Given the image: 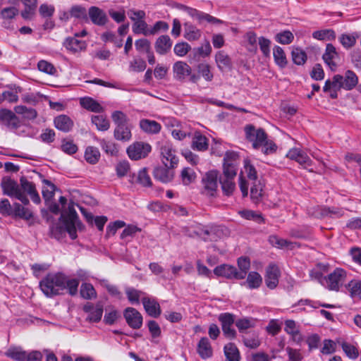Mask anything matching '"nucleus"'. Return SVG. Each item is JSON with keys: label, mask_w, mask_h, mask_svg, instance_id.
Listing matches in <instances>:
<instances>
[{"label": "nucleus", "mask_w": 361, "mask_h": 361, "mask_svg": "<svg viewBox=\"0 0 361 361\" xmlns=\"http://www.w3.org/2000/svg\"><path fill=\"white\" fill-rule=\"evenodd\" d=\"M140 127L144 132L149 134H157L161 129V126L159 123L149 119L140 120Z\"/></svg>", "instance_id": "nucleus-31"}, {"label": "nucleus", "mask_w": 361, "mask_h": 361, "mask_svg": "<svg viewBox=\"0 0 361 361\" xmlns=\"http://www.w3.org/2000/svg\"><path fill=\"white\" fill-rule=\"evenodd\" d=\"M5 355L15 360L23 361L27 357L26 353L23 351L20 347H11L9 348Z\"/></svg>", "instance_id": "nucleus-40"}, {"label": "nucleus", "mask_w": 361, "mask_h": 361, "mask_svg": "<svg viewBox=\"0 0 361 361\" xmlns=\"http://www.w3.org/2000/svg\"><path fill=\"white\" fill-rule=\"evenodd\" d=\"M286 157L290 159L295 160L299 164L303 166L304 168H307L312 165V160L310 158L306 153L299 148L295 147L290 149L288 152Z\"/></svg>", "instance_id": "nucleus-14"}, {"label": "nucleus", "mask_w": 361, "mask_h": 361, "mask_svg": "<svg viewBox=\"0 0 361 361\" xmlns=\"http://www.w3.org/2000/svg\"><path fill=\"white\" fill-rule=\"evenodd\" d=\"M342 75H335L331 80H327L325 82V85L323 87V90L325 92H329L331 98L336 99L338 97V92L343 89L341 83Z\"/></svg>", "instance_id": "nucleus-11"}, {"label": "nucleus", "mask_w": 361, "mask_h": 361, "mask_svg": "<svg viewBox=\"0 0 361 361\" xmlns=\"http://www.w3.org/2000/svg\"><path fill=\"white\" fill-rule=\"evenodd\" d=\"M284 331L290 336L293 342L299 344L303 341V336L300 333L299 326L292 319L285 321Z\"/></svg>", "instance_id": "nucleus-16"}, {"label": "nucleus", "mask_w": 361, "mask_h": 361, "mask_svg": "<svg viewBox=\"0 0 361 361\" xmlns=\"http://www.w3.org/2000/svg\"><path fill=\"white\" fill-rule=\"evenodd\" d=\"M127 324L132 329H138L142 325L141 314L133 307H127L123 313Z\"/></svg>", "instance_id": "nucleus-9"}, {"label": "nucleus", "mask_w": 361, "mask_h": 361, "mask_svg": "<svg viewBox=\"0 0 361 361\" xmlns=\"http://www.w3.org/2000/svg\"><path fill=\"white\" fill-rule=\"evenodd\" d=\"M80 209L89 222H92V220H94L97 228L99 231L103 230L104 226L107 221V218L106 216H102L94 218L93 216L91 214L87 213L84 208L80 207Z\"/></svg>", "instance_id": "nucleus-37"}, {"label": "nucleus", "mask_w": 361, "mask_h": 361, "mask_svg": "<svg viewBox=\"0 0 361 361\" xmlns=\"http://www.w3.org/2000/svg\"><path fill=\"white\" fill-rule=\"evenodd\" d=\"M180 176L183 183L189 185L195 180L196 174L193 169L186 167L182 170Z\"/></svg>", "instance_id": "nucleus-58"}, {"label": "nucleus", "mask_w": 361, "mask_h": 361, "mask_svg": "<svg viewBox=\"0 0 361 361\" xmlns=\"http://www.w3.org/2000/svg\"><path fill=\"white\" fill-rule=\"evenodd\" d=\"M215 61L220 70L228 68L231 65V59L229 56L223 51L216 52L215 54Z\"/></svg>", "instance_id": "nucleus-47"}, {"label": "nucleus", "mask_w": 361, "mask_h": 361, "mask_svg": "<svg viewBox=\"0 0 361 361\" xmlns=\"http://www.w3.org/2000/svg\"><path fill=\"white\" fill-rule=\"evenodd\" d=\"M245 283L250 289L258 288L262 283V278L257 272L251 271L248 274Z\"/></svg>", "instance_id": "nucleus-43"}, {"label": "nucleus", "mask_w": 361, "mask_h": 361, "mask_svg": "<svg viewBox=\"0 0 361 361\" xmlns=\"http://www.w3.org/2000/svg\"><path fill=\"white\" fill-rule=\"evenodd\" d=\"M357 35L343 34L339 37V42L345 49H349L355 44Z\"/></svg>", "instance_id": "nucleus-59"}, {"label": "nucleus", "mask_w": 361, "mask_h": 361, "mask_svg": "<svg viewBox=\"0 0 361 361\" xmlns=\"http://www.w3.org/2000/svg\"><path fill=\"white\" fill-rule=\"evenodd\" d=\"M312 37L318 40L331 41L336 38V33L331 29H324L314 32Z\"/></svg>", "instance_id": "nucleus-44"}, {"label": "nucleus", "mask_w": 361, "mask_h": 361, "mask_svg": "<svg viewBox=\"0 0 361 361\" xmlns=\"http://www.w3.org/2000/svg\"><path fill=\"white\" fill-rule=\"evenodd\" d=\"M61 218L63 219V224L66 230L72 239L77 237L76 230L77 227L80 226V223L78 219L76 212L72 206L68 207V214H62Z\"/></svg>", "instance_id": "nucleus-7"}, {"label": "nucleus", "mask_w": 361, "mask_h": 361, "mask_svg": "<svg viewBox=\"0 0 361 361\" xmlns=\"http://www.w3.org/2000/svg\"><path fill=\"white\" fill-rule=\"evenodd\" d=\"M100 158V152L97 147H87L85 152V160L91 164H95L98 162Z\"/></svg>", "instance_id": "nucleus-42"}, {"label": "nucleus", "mask_w": 361, "mask_h": 361, "mask_svg": "<svg viewBox=\"0 0 361 361\" xmlns=\"http://www.w3.org/2000/svg\"><path fill=\"white\" fill-rule=\"evenodd\" d=\"M160 159L166 167L175 168L178 165V158L173 145L169 142H164L159 147Z\"/></svg>", "instance_id": "nucleus-5"}, {"label": "nucleus", "mask_w": 361, "mask_h": 361, "mask_svg": "<svg viewBox=\"0 0 361 361\" xmlns=\"http://www.w3.org/2000/svg\"><path fill=\"white\" fill-rule=\"evenodd\" d=\"M54 126L59 130L67 133L72 130L74 122L67 115L61 114L55 117L54 120Z\"/></svg>", "instance_id": "nucleus-23"}, {"label": "nucleus", "mask_w": 361, "mask_h": 361, "mask_svg": "<svg viewBox=\"0 0 361 361\" xmlns=\"http://www.w3.org/2000/svg\"><path fill=\"white\" fill-rule=\"evenodd\" d=\"M250 188L251 199L255 203H258L262 196V185L261 181L252 183Z\"/></svg>", "instance_id": "nucleus-55"}, {"label": "nucleus", "mask_w": 361, "mask_h": 361, "mask_svg": "<svg viewBox=\"0 0 361 361\" xmlns=\"http://www.w3.org/2000/svg\"><path fill=\"white\" fill-rule=\"evenodd\" d=\"M91 121L98 130L106 131L110 127L109 121L102 115L92 116Z\"/></svg>", "instance_id": "nucleus-45"}, {"label": "nucleus", "mask_w": 361, "mask_h": 361, "mask_svg": "<svg viewBox=\"0 0 361 361\" xmlns=\"http://www.w3.org/2000/svg\"><path fill=\"white\" fill-rule=\"evenodd\" d=\"M238 214L241 217L247 219L252 220L257 223H262L264 221V218L262 216V214L259 212H257L252 210L244 209L238 212Z\"/></svg>", "instance_id": "nucleus-49"}, {"label": "nucleus", "mask_w": 361, "mask_h": 361, "mask_svg": "<svg viewBox=\"0 0 361 361\" xmlns=\"http://www.w3.org/2000/svg\"><path fill=\"white\" fill-rule=\"evenodd\" d=\"M88 15L92 23L96 25L103 26L108 21L105 12L97 6H91L88 11Z\"/></svg>", "instance_id": "nucleus-18"}, {"label": "nucleus", "mask_w": 361, "mask_h": 361, "mask_svg": "<svg viewBox=\"0 0 361 361\" xmlns=\"http://www.w3.org/2000/svg\"><path fill=\"white\" fill-rule=\"evenodd\" d=\"M219 320L221 322L224 334L228 338H235L236 332L232 328L234 323L233 315L230 313H223L219 315Z\"/></svg>", "instance_id": "nucleus-10"}, {"label": "nucleus", "mask_w": 361, "mask_h": 361, "mask_svg": "<svg viewBox=\"0 0 361 361\" xmlns=\"http://www.w3.org/2000/svg\"><path fill=\"white\" fill-rule=\"evenodd\" d=\"M173 168H169L164 166H158L154 170V176L156 179L161 181L162 183L170 182L173 178Z\"/></svg>", "instance_id": "nucleus-26"}, {"label": "nucleus", "mask_w": 361, "mask_h": 361, "mask_svg": "<svg viewBox=\"0 0 361 361\" xmlns=\"http://www.w3.org/2000/svg\"><path fill=\"white\" fill-rule=\"evenodd\" d=\"M1 188L5 195L14 197L20 200L24 204H29V200L27 196L21 191L20 185L11 179H3L1 181Z\"/></svg>", "instance_id": "nucleus-6"}, {"label": "nucleus", "mask_w": 361, "mask_h": 361, "mask_svg": "<svg viewBox=\"0 0 361 361\" xmlns=\"http://www.w3.org/2000/svg\"><path fill=\"white\" fill-rule=\"evenodd\" d=\"M149 144L144 142H135L127 148V154L132 160H139L145 158L151 152Z\"/></svg>", "instance_id": "nucleus-8"}, {"label": "nucleus", "mask_w": 361, "mask_h": 361, "mask_svg": "<svg viewBox=\"0 0 361 361\" xmlns=\"http://www.w3.org/2000/svg\"><path fill=\"white\" fill-rule=\"evenodd\" d=\"M214 273L218 276H223L227 279H237V269L235 267L229 264H221L214 269Z\"/></svg>", "instance_id": "nucleus-25"}, {"label": "nucleus", "mask_w": 361, "mask_h": 361, "mask_svg": "<svg viewBox=\"0 0 361 361\" xmlns=\"http://www.w3.org/2000/svg\"><path fill=\"white\" fill-rule=\"evenodd\" d=\"M173 77L178 81H185L188 78L192 82L196 83L200 76L192 73V68L185 62L177 61L173 66Z\"/></svg>", "instance_id": "nucleus-4"}, {"label": "nucleus", "mask_w": 361, "mask_h": 361, "mask_svg": "<svg viewBox=\"0 0 361 361\" xmlns=\"http://www.w3.org/2000/svg\"><path fill=\"white\" fill-rule=\"evenodd\" d=\"M249 179L252 183H257L260 181L258 179L257 172L254 167L253 165L251 164L250 161L249 159L244 160V171Z\"/></svg>", "instance_id": "nucleus-39"}, {"label": "nucleus", "mask_w": 361, "mask_h": 361, "mask_svg": "<svg viewBox=\"0 0 361 361\" xmlns=\"http://www.w3.org/2000/svg\"><path fill=\"white\" fill-rule=\"evenodd\" d=\"M16 114L22 115L26 119H34L37 116V111L32 108H27L25 106L18 105L14 108Z\"/></svg>", "instance_id": "nucleus-48"}, {"label": "nucleus", "mask_w": 361, "mask_h": 361, "mask_svg": "<svg viewBox=\"0 0 361 361\" xmlns=\"http://www.w3.org/2000/svg\"><path fill=\"white\" fill-rule=\"evenodd\" d=\"M294 39L293 33L288 30L281 32L276 35L275 39L280 44H289Z\"/></svg>", "instance_id": "nucleus-60"}, {"label": "nucleus", "mask_w": 361, "mask_h": 361, "mask_svg": "<svg viewBox=\"0 0 361 361\" xmlns=\"http://www.w3.org/2000/svg\"><path fill=\"white\" fill-rule=\"evenodd\" d=\"M197 350L200 356L203 359H207L212 356V348L207 337H202L200 340L197 344Z\"/></svg>", "instance_id": "nucleus-28"}, {"label": "nucleus", "mask_w": 361, "mask_h": 361, "mask_svg": "<svg viewBox=\"0 0 361 361\" xmlns=\"http://www.w3.org/2000/svg\"><path fill=\"white\" fill-rule=\"evenodd\" d=\"M238 266L240 271H237V279H243L245 278L247 271L250 267V259L246 257H241L238 258Z\"/></svg>", "instance_id": "nucleus-41"}, {"label": "nucleus", "mask_w": 361, "mask_h": 361, "mask_svg": "<svg viewBox=\"0 0 361 361\" xmlns=\"http://www.w3.org/2000/svg\"><path fill=\"white\" fill-rule=\"evenodd\" d=\"M245 39L247 50L250 52L255 53L257 50V42H258L256 34L253 32H248L245 35Z\"/></svg>", "instance_id": "nucleus-57"}, {"label": "nucleus", "mask_w": 361, "mask_h": 361, "mask_svg": "<svg viewBox=\"0 0 361 361\" xmlns=\"http://www.w3.org/2000/svg\"><path fill=\"white\" fill-rule=\"evenodd\" d=\"M237 166L238 164H224L222 178L234 179L237 174Z\"/></svg>", "instance_id": "nucleus-62"}, {"label": "nucleus", "mask_w": 361, "mask_h": 361, "mask_svg": "<svg viewBox=\"0 0 361 361\" xmlns=\"http://www.w3.org/2000/svg\"><path fill=\"white\" fill-rule=\"evenodd\" d=\"M280 270L275 264H270L266 271L265 283L270 289H274L279 283Z\"/></svg>", "instance_id": "nucleus-15"}, {"label": "nucleus", "mask_w": 361, "mask_h": 361, "mask_svg": "<svg viewBox=\"0 0 361 361\" xmlns=\"http://www.w3.org/2000/svg\"><path fill=\"white\" fill-rule=\"evenodd\" d=\"M341 347L345 355L350 359H356L359 355L358 349L354 345L343 342Z\"/></svg>", "instance_id": "nucleus-63"}, {"label": "nucleus", "mask_w": 361, "mask_h": 361, "mask_svg": "<svg viewBox=\"0 0 361 361\" xmlns=\"http://www.w3.org/2000/svg\"><path fill=\"white\" fill-rule=\"evenodd\" d=\"M245 134L246 139L252 143L254 149L261 148L264 154H270L276 152L277 149L276 144L268 139V136L263 129L256 128L252 125H247L245 127Z\"/></svg>", "instance_id": "nucleus-1"}, {"label": "nucleus", "mask_w": 361, "mask_h": 361, "mask_svg": "<svg viewBox=\"0 0 361 361\" xmlns=\"http://www.w3.org/2000/svg\"><path fill=\"white\" fill-rule=\"evenodd\" d=\"M293 61L297 65H302L307 60L306 53L299 48H295L292 51Z\"/></svg>", "instance_id": "nucleus-61"}, {"label": "nucleus", "mask_w": 361, "mask_h": 361, "mask_svg": "<svg viewBox=\"0 0 361 361\" xmlns=\"http://www.w3.org/2000/svg\"><path fill=\"white\" fill-rule=\"evenodd\" d=\"M310 276L319 280L329 290L338 291L345 281L347 274L344 269L336 268L324 277H322L319 273L314 275V272H311Z\"/></svg>", "instance_id": "nucleus-3"}, {"label": "nucleus", "mask_w": 361, "mask_h": 361, "mask_svg": "<svg viewBox=\"0 0 361 361\" xmlns=\"http://www.w3.org/2000/svg\"><path fill=\"white\" fill-rule=\"evenodd\" d=\"M192 147L198 151L206 150L208 147L207 137L201 133L196 132L192 137Z\"/></svg>", "instance_id": "nucleus-36"}, {"label": "nucleus", "mask_w": 361, "mask_h": 361, "mask_svg": "<svg viewBox=\"0 0 361 361\" xmlns=\"http://www.w3.org/2000/svg\"><path fill=\"white\" fill-rule=\"evenodd\" d=\"M132 29L135 34H142L145 36L150 35V27H148L144 19L133 23Z\"/></svg>", "instance_id": "nucleus-46"}, {"label": "nucleus", "mask_w": 361, "mask_h": 361, "mask_svg": "<svg viewBox=\"0 0 361 361\" xmlns=\"http://www.w3.org/2000/svg\"><path fill=\"white\" fill-rule=\"evenodd\" d=\"M191 237L197 236L202 238L204 241L212 240L213 233L207 226L201 224H195L191 227V231L189 233Z\"/></svg>", "instance_id": "nucleus-22"}, {"label": "nucleus", "mask_w": 361, "mask_h": 361, "mask_svg": "<svg viewBox=\"0 0 361 361\" xmlns=\"http://www.w3.org/2000/svg\"><path fill=\"white\" fill-rule=\"evenodd\" d=\"M358 82V78L352 71H347L344 75H342L341 83L343 89L345 90H353Z\"/></svg>", "instance_id": "nucleus-30"}, {"label": "nucleus", "mask_w": 361, "mask_h": 361, "mask_svg": "<svg viewBox=\"0 0 361 361\" xmlns=\"http://www.w3.org/2000/svg\"><path fill=\"white\" fill-rule=\"evenodd\" d=\"M233 178H220L219 182L221 188L226 195H231L235 188V184Z\"/></svg>", "instance_id": "nucleus-53"}, {"label": "nucleus", "mask_w": 361, "mask_h": 361, "mask_svg": "<svg viewBox=\"0 0 361 361\" xmlns=\"http://www.w3.org/2000/svg\"><path fill=\"white\" fill-rule=\"evenodd\" d=\"M131 136V126L130 124L116 126L114 130V137L116 140L128 141L130 140Z\"/></svg>", "instance_id": "nucleus-32"}, {"label": "nucleus", "mask_w": 361, "mask_h": 361, "mask_svg": "<svg viewBox=\"0 0 361 361\" xmlns=\"http://www.w3.org/2000/svg\"><path fill=\"white\" fill-rule=\"evenodd\" d=\"M224 353L227 361H239V352L236 346L233 343H228L224 346Z\"/></svg>", "instance_id": "nucleus-50"}, {"label": "nucleus", "mask_w": 361, "mask_h": 361, "mask_svg": "<svg viewBox=\"0 0 361 361\" xmlns=\"http://www.w3.org/2000/svg\"><path fill=\"white\" fill-rule=\"evenodd\" d=\"M325 63L332 70H336L337 67L336 60L338 59V54L336 48L331 44H326L325 52L322 56Z\"/></svg>", "instance_id": "nucleus-17"}, {"label": "nucleus", "mask_w": 361, "mask_h": 361, "mask_svg": "<svg viewBox=\"0 0 361 361\" xmlns=\"http://www.w3.org/2000/svg\"><path fill=\"white\" fill-rule=\"evenodd\" d=\"M56 190L55 185L50 181L44 180V186L42 188V196L45 202H49L53 198Z\"/></svg>", "instance_id": "nucleus-52"}, {"label": "nucleus", "mask_w": 361, "mask_h": 361, "mask_svg": "<svg viewBox=\"0 0 361 361\" xmlns=\"http://www.w3.org/2000/svg\"><path fill=\"white\" fill-rule=\"evenodd\" d=\"M273 56L275 63L281 68H283L287 65V59L285 52L281 47L275 46L274 47Z\"/></svg>", "instance_id": "nucleus-38"}, {"label": "nucleus", "mask_w": 361, "mask_h": 361, "mask_svg": "<svg viewBox=\"0 0 361 361\" xmlns=\"http://www.w3.org/2000/svg\"><path fill=\"white\" fill-rule=\"evenodd\" d=\"M11 216L29 220L32 217V212L28 208L22 206L20 204L14 203L13 204V214Z\"/></svg>", "instance_id": "nucleus-34"}, {"label": "nucleus", "mask_w": 361, "mask_h": 361, "mask_svg": "<svg viewBox=\"0 0 361 361\" xmlns=\"http://www.w3.org/2000/svg\"><path fill=\"white\" fill-rule=\"evenodd\" d=\"M201 37V31L190 23H184V37L189 41L197 40Z\"/></svg>", "instance_id": "nucleus-33"}, {"label": "nucleus", "mask_w": 361, "mask_h": 361, "mask_svg": "<svg viewBox=\"0 0 361 361\" xmlns=\"http://www.w3.org/2000/svg\"><path fill=\"white\" fill-rule=\"evenodd\" d=\"M172 42L168 35L160 36L155 42L156 51L161 55L166 54L171 48Z\"/></svg>", "instance_id": "nucleus-27"}, {"label": "nucleus", "mask_w": 361, "mask_h": 361, "mask_svg": "<svg viewBox=\"0 0 361 361\" xmlns=\"http://www.w3.org/2000/svg\"><path fill=\"white\" fill-rule=\"evenodd\" d=\"M39 287L47 297L59 295L66 289V276L61 273L49 274L40 281Z\"/></svg>", "instance_id": "nucleus-2"}, {"label": "nucleus", "mask_w": 361, "mask_h": 361, "mask_svg": "<svg viewBox=\"0 0 361 361\" xmlns=\"http://www.w3.org/2000/svg\"><path fill=\"white\" fill-rule=\"evenodd\" d=\"M81 106L90 111L100 113L104 111V108L92 97H85L80 99Z\"/></svg>", "instance_id": "nucleus-29"}, {"label": "nucleus", "mask_w": 361, "mask_h": 361, "mask_svg": "<svg viewBox=\"0 0 361 361\" xmlns=\"http://www.w3.org/2000/svg\"><path fill=\"white\" fill-rule=\"evenodd\" d=\"M83 310L88 314L87 320L90 322H98L101 320L103 314V305L98 302L94 305L87 302L84 305Z\"/></svg>", "instance_id": "nucleus-13"}, {"label": "nucleus", "mask_w": 361, "mask_h": 361, "mask_svg": "<svg viewBox=\"0 0 361 361\" xmlns=\"http://www.w3.org/2000/svg\"><path fill=\"white\" fill-rule=\"evenodd\" d=\"M80 293L81 296L86 300L94 299L97 297V292L93 286L90 283H82L80 287Z\"/></svg>", "instance_id": "nucleus-51"}, {"label": "nucleus", "mask_w": 361, "mask_h": 361, "mask_svg": "<svg viewBox=\"0 0 361 361\" xmlns=\"http://www.w3.org/2000/svg\"><path fill=\"white\" fill-rule=\"evenodd\" d=\"M111 118L116 126L129 124L127 116L121 111H114L111 114Z\"/></svg>", "instance_id": "nucleus-64"}, {"label": "nucleus", "mask_w": 361, "mask_h": 361, "mask_svg": "<svg viewBox=\"0 0 361 361\" xmlns=\"http://www.w3.org/2000/svg\"><path fill=\"white\" fill-rule=\"evenodd\" d=\"M142 304L145 311L151 317H158L160 315V305L154 299L143 298Z\"/></svg>", "instance_id": "nucleus-24"}, {"label": "nucleus", "mask_w": 361, "mask_h": 361, "mask_svg": "<svg viewBox=\"0 0 361 361\" xmlns=\"http://www.w3.org/2000/svg\"><path fill=\"white\" fill-rule=\"evenodd\" d=\"M347 288L352 298L356 302H361V281L352 280Z\"/></svg>", "instance_id": "nucleus-35"}, {"label": "nucleus", "mask_w": 361, "mask_h": 361, "mask_svg": "<svg viewBox=\"0 0 361 361\" xmlns=\"http://www.w3.org/2000/svg\"><path fill=\"white\" fill-rule=\"evenodd\" d=\"M21 92V88L16 85H12L8 87L0 94V103L6 102L8 103H16L18 101V94Z\"/></svg>", "instance_id": "nucleus-19"}, {"label": "nucleus", "mask_w": 361, "mask_h": 361, "mask_svg": "<svg viewBox=\"0 0 361 361\" xmlns=\"http://www.w3.org/2000/svg\"><path fill=\"white\" fill-rule=\"evenodd\" d=\"M218 171H208L202 178L204 188L209 195H214L218 188Z\"/></svg>", "instance_id": "nucleus-12"}, {"label": "nucleus", "mask_w": 361, "mask_h": 361, "mask_svg": "<svg viewBox=\"0 0 361 361\" xmlns=\"http://www.w3.org/2000/svg\"><path fill=\"white\" fill-rule=\"evenodd\" d=\"M0 119L3 121L7 122L10 125L16 126L18 123V118L16 114L8 109L0 110Z\"/></svg>", "instance_id": "nucleus-56"}, {"label": "nucleus", "mask_w": 361, "mask_h": 361, "mask_svg": "<svg viewBox=\"0 0 361 361\" xmlns=\"http://www.w3.org/2000/svg\"><path fill=\"white\" fill-rule=\"evenodd\" d=\"M20 188H21V191L24 192L25 195L27 194L30 196L33 202L36 204H39L40 202V197L36 191L35 185L32 182L22 178H20Z\"/></svg>", "instance_id": "nucleus-21"}, {"label": "nucleus", "mask_w": 361, "mask_h": 361, "mask_svg": "<svg viewBox=\"0 0 361 361\" xmlns=\"http://www.w3.org/2000/svg\"><path fill=\"white\" fill-rule=\"evenodd\" d=\"M256 324V320L253 318H242L235 322V325L240 332H243L248 329L252 328Z\"/></svg>", "instance_id": "nucleus-54"}, {"label": "nucleus", "mask_w": 361, "mask_h": 361, "mask_svg": "<svg viewBox=\"0 0 361 361\" xmlns=\"http://www.w3.org/2000/svg\"><path fill=\"white\" fill-rule=\"evenodd\" d=\"M63 46L69 51L78 53L86 49L87 43L85 41L78 39L74 36L73 37L66 38L63 42Z\"/></svg>", "instance_id": "nucleus-20"}]
</instances>
